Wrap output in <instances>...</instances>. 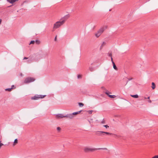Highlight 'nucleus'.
Returning a JSON list of instances; mask_svg holds the SVG:
<instances>
[{"instance_id":"obj_19","label":"nucleus","mask_w":158,"mask_h":158,"mask_svg":"<svg viewBox=\"0 0 158 158\" xmlns=\"http://www.w3.org/2000/svg\"><path fill=\"white\" fill-rule=\"evenodd\" d=\"M17 143L18 140L17 139H15L14 141L13 145H15L16 143Z\"/></svg>"},{"instance_id":"obj_22","label":"nucleus","mask_w":158,"mask_h":158,"mask_svg":"<svg viewBox=\"0 0 158 158\" xmlns=\"http://www.w3.org/2000/svg\"><path fill=\"white\" fill-rule=\"evenodd\" d=\"M78 104L80 107H82L84 106V104L82 103L79 102V103Z\"/></svg>"},{"instance_id":"obj_35","label":"nucleus","mask_w":158,"mask_h":158,"mask_svg":"<svg viewBox=\"0 0 158 158\" xmlns=\"http://www.w3.org/2000/svg\"><path fill=\"white\" fill-rule=\"evenodd\" d=\"M103 126L105 127L106 128H107L108 127H109V126L107 125H104Z\"/></svg>"},{"instance_id":"obj_36","label":"nucleus","mask_w":158,"mask_h":158,"mask_svg":"<svg viewBox=\"0 0 158 158\" xmlns=\"http://www.w3.org/2000/svg\"><path fill=\"white\" fill-rule=\"evenodd\" d=\"M28 59V58L27 57H24V58H23V60H25V59Z\"/></svg>"},{"instance_id":"obj_37","label":"nucleus","mask_w":158,"mask_h":158,"mask_svg":"<svg viewBox=\"0 0 158 158\" xmlns=\"http://www.w3.org/2000/svg\"><path fill=\"white\" fill-rule=\"evenodd\" d=\"M111 60L112 62V63H113V62H114V61H113V58H112V57H111Z\"/></svg>"},{"instance_id":"obj_21","label":"nucleus","mask_w":158,"mask_h":158,"mask_svg":"<svg viewBox=\"0 0 158 158\" xmlns=\"http://www.w3.org/2000/svg\"><path fill=\"white\" fill-rule=\"evenodd\" d=\"M35 42L37 44H39L40 43V41L38 40H36L35 41Z\"/></svg>"},{"instance_id":"obj_41","label":"nucleus","mask_w":158,"mask_h":158,"mask_svg":"<svg viewBox=\"0 0 158 158\" xmlns=\"http://www.w3.org/2000/svg\"><path fill=\"white\" fill-rule=\"evenodd\" d=\"M20 76H22V73L20 74Z\"/></svg>"},{"instance_id":"obj_39","label":"nucleus","mask_w":158,"mask_h":158,"mask_svg":"<svg viewBox=\"0 0 158 158\" xmlns=\"http://www.w3.org/2000/svg\"><path fill=\"white\" fill-rule=\"evenodd\" d=\"M148 102H150V103H151V100H149Z\"/></svg>"},{"instance_id":"obj_17","label":"nucleus","mask_w":158,"mask_h":158,"mask_svg":"<svg viewBox=\"0 0 158 158\" xmlns=\"http://www.w3.org/2000/svg\"><path fill=\"white\" fill-rule=\"evenodd\" d=\"M131 96L134 98H138L139 96L137 94H135V95H131Z\"/></svg>"},{"instance_id":"obj_18","label":"nucleus","mask_w":158,"mask_h":158,"mask_svg":"<svg viewBox=\"0 0 158 158\" xmlns=\"http://www.w3.org/2000/svg\"><path fill=\"white\" fill-rule=\"evenodd\" d=\"M113 66L114 69L116 70H117V68L116 66L115 65L114 62H113Z\"/></svg>"},{"instance_id":"obj_29","label":"nucleus","mask_w":158,"mask_h":158,"mask_svg":"<svg viewBox=\"0 0 158 158\" xmlns=\"http://www.w3.org/2000/svg\"><path fill=\"white\" fill-rule=\"evenodd\" d=\"M27 61L28 63H30L31 62V59H29L27 60Z\"/></svg>"},{"instance_id":"obj_9","label":"nucleus","mask_w":158,"mask_h":158,"mask_svg":"<svg viewBox=\"0 0 158 158\" xmlns=\"http://www.w3.org/2000/svg\"><path fill=\"white\" fill-rule=\"evenodd\" d=\"M108 93H109V92H106V94L107 95H108V96L110 98H114L116 97V96L115 95H109Z\"/></svg>"},{"instance_id":"obj_34","label":"nucleus","mask_w":158,"mask_h":158,"mask_svg":"<svg viewBox=\"0 0 158 158\" xmlns=\"http://www.w3.org/2000/svg\"><path fill=\"white\" fill-rule=\"evenodd\" d=\"M98 131H97V132H96V134H97V135H101V133H100V132H98Z\"/></svg>"},{"instance_id":"obj_3","label":"nucleus","mask_w":158,"mask_h":158,"mask_svg":"<svg viewBox=\"0 0 158 158\" xmlns=\"http://www.w3.org/2000/svg\"><path fill=\"white\" fill-rule=\"evenodd\" d=\"M107 28V26H105L100 28L98 31L95 33V35L97 37H99Z\"/></svg>"},{"instance_id":"obj_4","label":"nucleus","mask_w":158,"mask_h":158,"mask_svg":"<svg viewBox=\"0 0 158 158\" xmlns=\"http://www.w3.org/2000/svg\"><path fill=\"white\" fill-rule=\"evenodd\" d=\"M35 80V79H34V78L33 77H28L26 78L24 81V83L26 84V83H28L32 82H33Z\"/></svg>"},{"instance_id":"obj_10","label":"nucleus","mask_w":158,"mask_h":158,"mask_svg":"<svg viewBox=\"0 0 158 158\" xmlns=\"http://www.w3.org/2000/svg\"><path fill=\"white\" fill-rule=\"evenodd\" d=\"M105 123V121L104 119H100L99 120V124H104Z\"/></svg>"},{"instance_id":"obj_6","label":"nucleus","mask_w":158,"mask_h":158,"mask_svg":"<svg viewBox=\"0 0 158 158\" xmlns=\"http://www.w3.org/2000/svg\"><path fill=\"white\" fill-rule=\"evenodd\" d=\"M81 111H79L76 112H74L72 114H68V118H71L73 117V115H76L77 114L79 113H80Z\"/></svg>"},{"instance_id":"obj_7","label":"nucleus","mask_w":158,"mask_h":158,"mask_svg":"<svg viewBox=\"0 0 158 158\" xmlns=\"http://www.w3.org/2000/svg\"><path fill=\"white\" fill-rule=\"evenodd\" d=\"M69 116H68V114L66 115H64L62 114H58L56 115V117L57 118H68Z\"/></svg>"},{"instance_id":"obj_8","label":"nucleus","mask_w":158,"mask_h":158,"mask_svg":"<svg viewBox=\"0 0 158 158\" xmlns=\"http://www.w3.org/2000/svg\"><path fill=\"white\" fill-rule=\"evenodd\" d=\"M94 119H89L88 121L89 122L90 125L91 126H94V124H95L96 123L94 122Z\"/></svg>"},{"instance_id":"obj_30","label":"nucleus","mask_w":158,"mask_h":158,"mask_svg":"<svg viewBox=\"0 0 158 158\" xmlns=\"http://www.w3.org/2000/svg\"><path fill=\"white\" fill-rule=\"evenodd\" d=\"M3 144L1 143V141H0V149L1 148V147L2 146H3Z\"/></svg>"},{"instance_id":"obj_16","label":"nucleus","mask_w":158,"mask_h":158,"mask_svg":"<svg viewBox=\"0 0 158 158\" xmlns=\"http://www.w3.org/2000/svg\"><path fill=\"white\" fill-rule=\"evenodd\" d=\"M152 88L153 89H154L156 88V85L154 82H152Z\"/></svg>"},{"instance_id":"obj_12","label":"nucleus","mask_w":158,"mask_h":158,"mask_svg":"<svg viewBox=\"0 0 158 158\" xmlns=\"http://www.w3.org/2000/svg\"><path fill=\"white\" fill-rule=\"evenodd\" d=\"M98 132H100V133H105L107 135H113V134L111 133H110L109 132H104V131H98Z\"/></svg>"},{"instance_id":"obj_31","label":"nucleus","mask_w":158,"mask_h":158,"mask_svg":"<svg viewBox=\"0 0 158 158\" xmlns=\"http://www.w3.org/2000/svg\"><path fill=\"white\" fill-rule=\"evenodd\" d=\"M92 110H89L88 111V113L90 114H91L92 113Z\"/></svg>"},{"instance_id":"obj_42","label":"nucleus","mask_w":158,"mask_h":158,"mask_svg":"<svg viewBox=\"0 0 158 158\" xmlns=\"http://www.w3.org/2000/svg\"><path fill=\"white\" fill-rule=\"evenodd\" d=\"M147 98H148V99H149V98H150V97H148Z\"/></svg>"},{"instance_id":"obj_1","label":"nucleus","mask_w":158,"mask_h":158,"mask_svg":"<svg viewBox=\"0 0 158 158\" xmlns=\"http://www.w3.org/2000/svg\"><path fill=\"white\" fill-rule=\"evenodd\" d=\"M69 17V15H66L61 18L60 21L56 22L53 25V29L55 30L59 28L64 24Z\"/></svg>"},{"instance_id":"obj_25","label":"nucleus","mask_w":158,"mask_h":158,"mask_svg":"<svg viewBox=\"0 0 158 158\" xmlns=\"http://www.w3.org/2000/svg\"><path fill=\"white\" fill-rule=\"evenodd\" d=\"M114 135L116 136V137L117 138H120L121 137V136L119 135H117L116 134H114Z\"/></svg>"},{"instance_id":"obj_24","label":"nucleus","mask_w":158,"mask_h":158,"mask_svg":"<svg viewBox=\"0 0 158 158\" xmlns=\"http://www.w3.org/2000/svg\"><path fill=\"white\" fill-rule=\"evenodd\" d=\"M133 79V78L132 77H131V78H128V81H127V83H126V84H127V83H128V81H130L131 80H132Z\"/></svg>"},{"instance_id":"obj_5","label":"nucleus","mask_w":158,"mask_h":158,"mask_svg":"<svg viewBox=\"0 0 158 158\" xmlns=\"http://www.w3.org/2000/svg\"><path fill=\"white\" fill-rule=\"evenodd\" d=\"M45 96V95H35L31 98V99L37 100L39 98H43Z\"/></svg>"},{"instance_id":"obj_2","label":"nucleus","mask_w":158,"mask_h":158,"mask_svg":"<svg viewBox=\"0 0 158 158\" xmlns=\"http://www.w3.org/2000/svg\"><path fill=\"white\" fill-rule=\"evenodd\" d=\"M100 149H103V150H106L107 149L106 148H91L89 147H85L84 148V150L85 152H93L96 150H100Z\"/></svg>"},{"instance_id":"obj_26","label":"nucleus","mask_w":158,"mask_h":158,"mask_svg":"<svg viewBox=\"0 0 158 158\" xmlns=\"http://www.w3.org/2000/svg\"><path fill=\"white\" fill-rule=\"evenodd\" d=\"M105 44V43L104 42H103L102 43L101 46V47H102Z\"/></svg>"},{"instance_id":"obj_33","label":"nucleus","mask_w":158,"mask_h":158,"mask_svg":"<svg viewBox=\"0 0 158 158\" xmlns=\"http://www.w3.org/2000/svg\"><path fill=\"white\" fill-rule=\"evenodd\" d=\"M78 78H79L81 77V76L80 75H79L77 76Z\"/></svg>"},{"instance_id":"obj_32","label":"nucleus","mask_w":158,"mask_h":158,"mask_svg":"<svg viewBox=\"0 0 158 158\" xmlns=\"http://www.w3.org/2000/svg\"><path fill=\"white\" fill-rule=\"evenodd\" d=\"M152 158H158V155L155 156L153 157Z\"/></svg>"},{"instance_id":"obj_11","label":"nucleus","mask_w":158,"mask_h":158,"mask_svg":"<svg viewBox=\"0 0 158 158\" xmlns=\"http://www.w3.org/2000/svg\"><path fill=\"white\" fill-rule=\"evenodd\" d=\"M8 2H10V3H13L17 1L18 0H6Z\"/></svg>"},{"instance_id":"obj_15","label":"nucleus","mask_w":158,"mask_h":158,"mask_svg":"<svg viewBox=\"0 0 158 158\" xmlns=\"http://www.w3.org/2000/svg\"><path fill=\"white\" fill-rule=\"evenodd\" d=\"M89 70L91 72H93L94 70V67L92 66H90L89 67Z\"/></svg>"},{"instance_id":"obj_40","label":"nucleus","mask_w":158,"mask_h":158,"mask_svg":"<svg viewBox=\"0 0 158 158\" xmlns=\"http://www.w3.org/2000/svg\"><path fill=\"white\" fill-rule=\"evenodd\" d=\"M1 22H2V20L1 19H0V24L1 23Z\"/></svg>"},{"instance_id":"obj_38","label":"nucleus","mask_w":158,"mask_h":158,"mask_svg":"<svg viewBox=\"0 0 158 158\" xmlns=\"http://www.w3.org/2000/svg\"><path fill=\"white\" fill-rule=\"evenodd\" d=\"M54 40H55V41H56V36L55 37Z\"/></svg>"},{"instance_id":"obj_14","label":"nucleus","mask_w":158,"mask_h":158,"mask_svg":"<svg viewBox=\"0 0 158 158\" xmlns=\"http://www.w3.org/2000/svg\"><path fill=\"white\" fill-rule=\"evenodd\" d=\"M49 53L48 52H44V53L43 56L44 57H46L48 56Z\"/></svg>"},{"instance_id":"obj_28","label":"nucleus","mask_w":158,"mask_h":158,"mask_svg":"<svg viewBox=\"0 0 158 158\" xmlns=\"http://www.w3.org/2000/svg\"><path fill=\"white\" fill-rule=\"evenodd\" d=\"M108 55L109 56L111 57H112V54L111 52H109Z\"/></svg>"},{"instance_id":"obj_27","label":"nucleus","mask_w":158,"mask_h":158,"mask_svg":"<svg viewBox=\"0 0 158 158\" xmlns=\"http://www.w3.org/2000/svg\"><path fill=\"white\" fill-rule=\"evenodd\" d=\"M35 43V41L32 40L31 41L30 44H34Z\"/></svg>"},{"instance_id":"obj_13","label":"nucleus","mask_w":158,"mask_h":158,"mask_svg":"<svg viewBox=\"0 0 158 158\" xmlns=\"http://www.w3.org/2000/svg\"><path fill=\"white\" fill-rule=\"evenodd\" d=\"M94 122L96 123L95 124H94V125H99V120L97 119H94Z\"/></svg>"},{"instance_id":"obj_23","label":"nucleus","mask_w":158,"mask_h":158,"mask_svg":"<svg viewBox=\"0 0 158 158\" xmlns=\"http://www.w3.org/2000/svg\"><path fill=\"white\" fill-rule=\"evenodd\" d=\"M56 129H57V131H58V132H60V130H61V128L60 127H57Z\"/></svg>"},{"instance_id":"obj_43","label":"nucleus","mask_w":158,"mask_h":158,"mask_svg":"<svg viewBox=\"0 0 158 158\" xmlns=\"http://www.w3.org/2000/svg\"><path fill=\"white\" fill-rule=\"evenodd\" d=\"M13 87H14V85H13L12 86V87L13 88Z\"/></svg>"},{"instance_id":"obj_20","label":"nucleus","mask_w":158,"mask_h":158,"mask_svg":"<svg viewBox=\"0 0 158 158\" xmlns=\"http://www.w3.org/2000/svg\"><path fill=\"white\" fill-rule=\"evenodd\" d=\"M13 88L11 87V88H7L5 89L6 91H11V89Z\"/></svg>"}]
</instances>
